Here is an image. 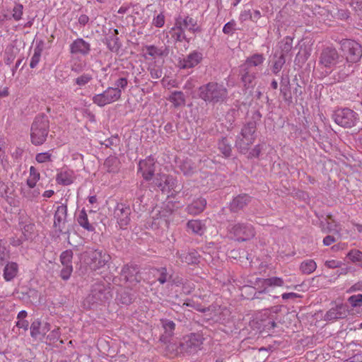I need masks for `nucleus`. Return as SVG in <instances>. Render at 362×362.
Returning <instances> with one entry per match:
<instances>
[{
	"label": "nucleus",
	"instance_id": "obj_1",
	"mask_svg": "<svg viewBox=\"0 0 362 362\" xmlns=\"http://www.w3.org/2000/svg\"><path fill=\"white\" fill-rule=\"evenodd\" d=\"M198 96L206 103L222 104L228 98V90L223 83L210 81L198 88Z\"/></svg>",
	"mask_w": 362,
	"mask_h": 362
},
{
	"label": "nucleus",
	"instance_id": "obj_2",
	"mask_svg": "<svg viewBox=\"0 0 362 362\" xmlns=\"http://www.w3.org/2000/svg\"><path fill=\"white\" fill-rule=\"evenodd\" d=\"M112 298L110 287L103 282H97L92 285L90 293L83 301V306L87 310L96 309L109 302Z\"/></svg>",
	"mask_w": 362,
	"mask_h": 362
},
{
	"label": "nucleus",
	"instance_id": "obj_3",
	"mask_svg": "<svg viewBox=\"0 0 362 362\" xmlns=\"http://www.w3.org/2000/svg\"><path fill=\"white\" fill-rule=\"evenodd\" d=\"M49 132V121L45 114L35 116L30 127V141L34 146H41L47 140Z\"/></svg>",
	"mask_w": 362,
	"mask_h": 362
},
{
	"label": "nucleus",
	"instance_id": "obj_4",
	"mask_svg": "<svg viewBox=\"0 0 362 362\" xmlns=\"http://www.w3.org/2000/svg\"><path fill=\"white\" fill-rule=\"evenodd\" d=\"M257 123L255 120L247 122L237 136L235 146L241 153H246L249 147L255 142Z\"/></svg>",
	"mask_w": 362,
	"mask_h": 362
},
{
	"label": "nucleus",
	"instance_id": "obj_5",
	"mask_svg": "<svg viewBox=\"0 0 362 362\" xmlns=\"http://www.w3.org/2000/svg\"><path fill=\"white\" fill-rule=\"evenodd\" d=\"M230 237L238 242H246L252 239L256 234L254 226L249 223L238 222L228 225Z\"/></svg>",
	"mask_w": 362,
	"mask_h": 362
},
{
	"label": "nucleus",
	"instance_id": "obj_6",
	"mask_svg": "<svg viewBox=\"0 0 362 362\" xmlns=\"http://www.w3.org/2000/svg\"><path fill=\"white\" fill-rule=\"evenodd\" d=\"M341 58H344L346 64H356L362 57V45L351 39H343L340 41Z\"/></svg>",
	"mask_w": 362,
	"mask_h": 362
},
{
	"label": "nucleus",
	"instance_id": "obj_7",
	"mask_svg": "<svg viewBox=\"0 0 362 362\" xmlns=\"http://www.w3.org/2000/svg\"><path fill=\"white\" fill-rule=\"evenodd\" d=\"M204 338L199 333H191L183 337L177 347L180 353L188 354L197 353L201 350Z\"/></svg>",
	"mask_w": 362,
	"mask_h": 362
},
{
	"label": "nucleus",
	"instance_id": "obj_8",
	"mask_svg": "<svg viewBox=\"0 0 362 362\" xmlns=\"http://www.w3.org/2000/svg\"><path fill=\"white\" fill-rule=\"evenodd\" d=\"M332 117L338 125L344 128H351L356 126L359 119L358 113L349 108L337 110Z\"/></svg>",
	"mask_w": 362,
	"mask_h": 362
},
{
	"label": "nucleus",
	"instance_id": "obj_9",
	"mask_svg": "<svg viewBox=\"0 0 362 362\" xmlns=\"http://www.w3.org/2000/svg\"><path fill=\"white\" fill-rule=\"evenodd\" d=\"M86 262L90 269L97 271L104 267L110 260V256L105 252L95 250L86 252Z\"/></svg>",
	"mask_w": 362,
	"mask_h": 362
},
{
	"label": "nucleus",
	"instance_id": "obj_10",
	"mask_svg": "<svg viewBox=\"0 0 362 362\" xmlns=\"http://www.w3.org/2000/svg\"><path fill=\"white\" fill-rule=\"evenodd\" d=\"M121 98V90L108 87L102 93L96 94L93 97V103L100 107L117 101Z\"/></svg>",
	"mask_w": 362,
	"mask_h": 362
},
{
	"label": "nucleus",
	"instance_id": "obj_11",
	"mask_svg": "<svg viewBox=\"0 0 362 362\" xmlns=\"http://www.w3.org/2000/svg\"><path fill=\"white\" fill-rule=\"evenodd\" d=\"M341 57L339 54L337 50L332 47H325L320 55V64L326 68H332L339 62H341Z\"/></svg>",
	"mask_w": 362,
	"mask_h": 362
},
{
	"label": "nucleus",
	"instance_id": "obj_12",
	"mask_svg": "<svg viewBox=\"0 0 362 362\" xmlns=\"http://www.w3.org/2000/svg\"><path fill=\"white\" fill-rule=\"evenodd\" d=\"M114 218L121 228H125L130 223L131 209L129 205L119 203L114 209Z\"/></svg>",
	"mask_w": 362,
	"mask_h": 362
},
{
	"label": "nucleus",
	"instance_id": "obj_13",
	"mask_svg": "<svg viewBox=\"0 0 362 362\" xmlns=\"http://www.w3.org/2000/svg\"><path fill=\"white\" fill-rule=\"evenodd\" d=\"M175 179L170 175L165 174L158 173L153 177L151 186L153 188L157 187L162 192L173 189L175 186Z\"/></svg>",
	"mask_w": 362,
	"mask_h": 362
},
{
	"label": "nucleus",
	"instance_id": "obj_14",
	"mask_svg": "<svg viewBox=\"0 0 362 362\" xmlns=\"http://www.w3.org/2000/svg\"><path fill=\"white\" fill-rule=\"evenodd\" d=\"M67 222V206L62 204L58 206L54 216V227L56 230L61 233H66V226Z\"/></svg>",
	"mask_w": 362,
	"mask_h": 362
},
{
	"label": "nucleus",
	"instance_id": "obj_15",
	"mask_svg": "<svg viewBox=\"0 0 362 362\" xmlns=\"http://www.w3.org/2000/svg\"><path fill=\"white\" fill-rule=\"evenodd\" d=\"M156 170V161L151 156L141 160L139 163V173H141L143 178L146 181H150L153 179Z\"/></svg>",
	"mask_w": 362,
	"mask_h": 362
},
{
	"label": "nucleus",
	"instance_id": "obj_16",
	"mask_svg": "<svg viewBox=\"0 0 362 362\" xmlns=\"http://www.w3.org/2000/svg\"><path fill=\"white\" fill-rule=\"evenodd\" d=\"M121 276L126 281L130 283H139L141 277L139 274V267L136 264H125L121 271Z\"/></svg>",
	"mask_w": 362,
	"mask_h": 362
},
{
	"label": "nucleus",
	"instance_id": "obj_17",
	"mask_svg": "<svg viewBox=\"0 0 362 362\" xmlns=\"http://www.w3.org/2000/svg\"><path fill=\"white\" fill-rule=\"evenodd\" d=\"M264 288L258 292H256L254 296L255 298H259V296L262 293H267L269 292L268 287H283L284 286V281L282 278L278 276H272L267 279H259Z\"/></svg>",
	"mask_w": 362,
	"mask_h": 362
},
{
	"label": "nucleus",
	"instance_id": "obj_18",
	"mask_svg": "<svg viewBox=\"0 0 362 362\" xmlns=\"http://www.w3.org/2000/svg\"><path fill=\"white\" fill-rule=\"evenodd\" d=\"M252 201V197L247 194H241L235 197L230 202L229 209L231 212L237 213L243 210Z\"/></svg>",
	"mask_w": 362,
	"mask_h": 362
},
{
	"label": "nucleus",
	"instance_id": "obj_19",
	"mask_svg": "<svg viewBox=\"0 0 362 362\" xmlns=\"http://www.w3.org/2000/svg\"><path fill=\"white\" fill-rule=\"evenodd\" d=\"M70 52L72 54L86 56L90 52V45L83 38L74 40L70 45Z\"/></svg>",
	"mask_w": 362,
	"mask_h": 362
},
{
	"label": "nucleus",
	"instance_id": "obj_20",
	"mask_svg": "<svg viewBox=\"0 0 362 362\" xmlns=\"http://www.w3.org/2000/svg\"><path fill=\"white\" fill-rule=\"evenodd\" d=\"M176 25H179L185 30H187L193 33L201 31V28L197 25V21L189 16L182 17L179 16L175 19Z\"/></svg>",
	"mask_w": 362,
	"mask_h": 362
},
{
	"label": "nucleus",
	"instance_id": "obj_21",
	"mask_svg": "<svg viewBox=\"0 0 362 362\" xmlns=\"http://www.w3.org/2000/svg\"><path fill=\"white\" fill-rule=\"evenodd\" d=\"M202 59L203 54L201 52L194 50L180 62V66L182 69L193 68L198 65Z\"/></svg>",
	"mask_w": 362,
	"mask_h": 362
},
{
	"label": "nucleus",
	"instance_id": "obj_22",
	"mask_svg": "<svg viewBox=\"0 0 362 362\" xmlns=\"http://www.w3.org/2000/svg\"><path fill=\"white\" fill-rule=\"evenodd\" d=\"M348 315V309L346 305L339 304L330 308L325 315V320H336L344 319Z\"/></svg>",
	"mask_w": 362,
	"mask_h": 362
},
{
	"label": "nucleus",
	"instance_id": "obj_23",
	"mask_svg": "<svg viewBox=\"0 0 362 362\" xmlns=\"http://www.w3.org/2000/svg\"><path fill=\"white\" fill-rule=\"evenodd\" d=\"M257 72L254 69H245L240 66V75L244 86L247 88H252L255 86Z\"/></svg>",
	"mask_w": 362,
	"mask_h": 362
},
{
	"label": "nucleus",
	"instance_id": "obj_24",
	"mask_svg": "<svg viewBox=\"0 0 362 362\" xmlns=\"http://www.w3.org/2000/svg\"><path fill=\"white\" fill-rule=\"evenodd\" d=\"M206 205V200L204 198L199 197L187 206L186 211L191 215H198L204 210Z\"/></svg>",
	"mask_w": 362,
	"mask_h": 362
},
{
	"label": "nucleus",
	"instance_id": "obj_25",
	"mask_svg": "<svg viewBox=\"0 0 362 362\" xmlns=\"http://www.w3.org/2000/svg\"><path fill=\"white\" fill-rule=\"evenodd\" d=\"M176 256L180 259L182 262L187 263L188 264H197L199 261V255L198 252L192 250L188 252H177Z\"/></svg>",
	"mask_w": 362,
	"mask_h": 362
},
{
	"label": "nucleus",
	"instance_id": "obj_26",
	"mask_svg": "<svg viewBox=\"0 0 362 362\" xmlns=\"http://www.w3.org/2000/svg\"><path fill=\"white\" fill-rule=\"evenodd\" d=\"M74 180V171L68 169H62L56 176L57 182L62 185H69L73 183Z\"/></svg>",
	"mask_w": 362,
	"mask_h": 362
},
{
	"label": "nucleus",
	"instance_id": "obj_27",
	"mask_svg": "<svg viewBox=\"0 0 362 362\" xmlns=\"http://www.w3.org/2000/svg\"><path fill=\"white\" fill-rule=\"evenodd\" d=\"M264 60L265 57L262 54L257 53L247 57L241 66L245 69H254V67L262 65Z\"/></svg>",
	"mask_w": 362,
	"mask_h": 362
},
{
	"label": "nucleus",
	"instance_id": "obj_28",
	"mask_svg": "<svg viewBox=\"0 0 362 362\" xmlns=\"http://www.w3.org/2000/svg\"><path fill=\"white\" fill-rule=\"evenodd\" d=\"M160 321L164 329V334L161 336L160 340L167 343L168 341V339L174 334L175 324L173 321L168 319L161 320Z\"/></svg>",
	"mask_w": 362,
	"mask_h": 362
},
{
	"label": "nucleus",
	"instance_id": "obj_29",
	"mask_svg": "<svg viewBox=\"0 0 362 362\" xmlns=\"http://www.w3.org/2000/svg\"><path fill=\"white\" fill-rule=\"evenodd\" d=\"M280 93L284 100L288 103H292V95L291 92L290 79L288 76L281 77L280 82Z\"/></svg>",
	"mask_w": 362,
	"mask_h": 362
},
{
	"label": "nucleus",
	"instance_id": "obj_30",
	"mask_svg": "<svg viewBox=\"0 0 362 362\" xmlns=\"http://www.w3.org/2000/svg\"><path fill=\"white\" fill-rule=\"evenodd\" d=\"M18 266L16 262H8L4 269V278L6 281L13 279L18 274Z\"/></svg>",
	"mask_w": 362,
	"mask_h": 362
},
{
	"label": "nucleus",
	"instance_id": "obj_31",
	"mask_svg": "<svg viewBox=\"0 0 362 362\" xmlns=\"http://www.w3.org/2000/svg\"><path fill=\"white\" fill-rule=\"evenodd\" d=\"M119 160L115 156H109L104 162V167L108 173H115L119 169Z\"/></svg>",
	"mask_w": 362,
	"mask_h": 362
},
{
	"label": "nucleus",
	"instance_id": "obj_32",
	"mask_svg": "<svg viewBox=\"0 0 362 362\" xmlns=\"http://www.w3.org/2000/svg\"><path fill=\"white\" fill-rule=\"evenodd\" d=\"M118 35V30L117 29L114 30V34L110 35L106 38V44L108 49L112 52H117L120 48V45L119 43V38L117 36Z\"/></svg>",
	"mask_w": 362,
	"mask_h": 362
},
{
	"label": "nucleus",
	"instance_id": "obj_33",
	"mask_svg": "<svg viewBox=\"0 0 362 362\" xmlns=\"http://www.w3.org/2000/svg\"><path fill=\"white\" fill-rule=\"evenodd\" d=\"M187 227L189 230L199 235H202L205 230L204 225L199 220L189 221Z\"/></svg>",
	"mask_w": 362,
	"mask_h": 362
},
{
	"label": "nucleus",
	"instance_id": "obj_34",
	"mask_svg": "<svg viewBox=\"0 0 362 362\" xmlns=\"http://www.w3.org/2000/svg\"><path fill=\"white\" fill-rule=\"evenodd\" d=\"M175 107L183 106L185 104V97L182 91H174L168 98Z\"/></svg>",
	"mask_w": 362,
	"mask_h": 362
},
{
	"label": "nucleus",
	"instance_id": "obj_35",
	"mask_svg": "<svg viewBox=\"0 0 362 362\" xmlns=\"http://www.w3.org/2000/svg\"><path fill=\"white\" fill-rule=\"evenodd\" d=\"M155 271L156 272L157 281L160 284H164L165 283L169 281L172 278V274H170L168 272L166 267H161L159 268H156Z\"/></svg>",
	"mask_w": 362,
	"mask_h": 362
},
{
	"label": "nucleus",
	"instance_id": "obj_36",
	"mask_svg": "<svg viewBox=\"0 0 362 362\" xmlns=\"http://www.w3.org/2000/svg\"><path fill=\"white\" fill-rule=\"evenodd\" d=\"M169 33L175 42H182L186 39L185 30L179 26V25H176V22L174 27L169 31Z\"/></svg>",
	"mask_w": 362,
	"mask_h": 362
},
{
	"label": "nucleus",
	"instance_id": "obj_37",
	"mask_svg": "<svg viewBox=\"0 0 362 362\" xmlns=\"http://www.w3.org/2000/svg\"><path fill=\"white\" fill-rule=\"evenodd\" d=\"M78 224L88 231H93L94 227L88 222V216L85 210L83 209L78 214L77 218Z\"/></svg>",
	"mask_w": 362,
	"mask_h": 362
},
{
	"label": "nucleus",
	"instance_id": "obj_38",
	"mask_svg": "<svg viewBox=\"0 0 362 362\" xmlns=\"http://www.w3.org/2000/svg\"><path fill=\"white\" fill-rule=\"evenodd\" d=\"M21 194L23 197L26 198L28 201H33L40 194V189L38 187L35 188H22Z\"/></svg>",
	"mask_w": 362,
	"mask_h": 362
},
{
	"label": "nucleus",
	"instance_id": "obj_39",
	"mask_svg": "<svg viewBox=\"0 0 362 362\" xmlns=\"http://www.w3.org/2000/svg\"><path fill=\"white\" fill-rule=\"evenodd\" d=\"M218 149L225 157H229L231 155L232 148L230 141L226 137H223L218 141Z\"/></svg>",
	"mask_w": 362,
	"mask_h": 362
},
{
	"label": "nucleus",
	"instance_id": "obj_40",
	"mask_svg": "<svg viewBox=\"0 0 362 362\" xmlns=\"http://www.w3.org/2000/svg\"><path fill=\"white\" fill-rule=\"evenodd\" d=\"M279 47L281 49L280 54H284V57H286V55L288 54L293 48V38L290 37H284L281 41Z\"/></svg>",
	"mask_w": 362,
	"mask_h": 362
},
{
	"label": "nucleus",
	"instance_id": "obj_41",
	"mask_svg": "<svg viewBox=\"0 0 362 362\" xmlns=\"http://www.w3.org/2000/svg\"><path fill=\"white\" fill-rule=\"evenodd\" d=\"M274 58L275 60L274 61L272 66V71L274 74L277 75L286 63V57H284V54H280L279 57L275 54Z\"/></svg>",
	"mask_w": 362,
	"mask_h": 362
},
{
	"label": "nucleus",
	"instance_id": "obj_42",
	"mask_svg": "<svg viewBox=\"0 0 362 362\" xmlns=\"http://www.w3.org/2000/svg\"><path fill=\"white\" fill-rule=\"evenodd\" d=\"M317 268L315 262L313 259L303 261L300 267V269L303 274H310L313 273Z\"/></svg>",
	"mask_w": 362,
	"mask_h": 362
},
{
	"label": "nucleus",
	"instance_id": "obj_43",
	"mask_svg": "<svg viewBox=\"0 0 362 362\" xmlns=\"http://www.w3.org/2000/svg\"><path fill=\"white\" fill-rule=\"evenodd\" d=\"M181 171L185 175L190 176L195 171V167L191 160H185L180 165Z\"/></svg>",
	"mask_w": 362,
	"mask_h": 362
},
{
	"label": "nucleus",
	"instance_id": "obj_44",
	"mask_svg": "<svg viewBox=\"0 0 362 362\" xmlns=\"http://www.w3.org/2000/svg\"><path fill=\"white\" fill-rule=\"evenodd\" d=\"M93 80V75L89 73H84L74 80V84L79 87L87 85Z\"/></svg>",
	"mask_w": 362,
	"mask_h": 362
},
{
	"label": "nucleus",
	"instance_id": "obj_45",
	"mask_svg": "<svg viewBox=\"0 0 362 362\" xmlns=\"http://www.w3.org/2000/svg\"><path fill=\"white\" fill-rule=\"evenodd\" d=\"M346 256L352 262L358 263L362 268V252L358 250H351Z\"/></svg>",
	"mask_w": 362,
	"mask_h": 362
},
{
	"label": "nucleus",
	"instance_id": "obj_46",
	"mask_svg": "<svg viewBox=\"0 0 362 362\" xmlns=\"http://www.w3.org/2000/svg\"><path fill=\"white\" fill-rule=\"evenodd\" d=\"M42 52V48L40 47L39 45H37L35 47L34 53L31 57L30 62V68L33 69L37 66V64L40 60Z\"/></svg>",
	"mask_w": 362,
	"mask_h": 362
},
{
	"label": "nucleus",
	"instance_id": "obj_47",
	"mask_svg": "<svg viewBox=\"0 0 362 362\" xmlns=\"http://www.w3.org/2000/svg\"><path fill=\"white\" fill-rule=\"evenodd\" d=\"M352 64H346L344 66L343 68L339 69L338 72V77L339 80H345L349 76H350L354 72Z\"/></svg>",
	"mask_w": 362,
	"mask_h": 362
},
{
	"label": "nucleus",
	"instance_id": "obj_48",
	"mask_svg": "<svg viewBox=\"0 0 362 362\" xmlns=\"http://www.w3.org/2000/svg\"><path fill=\"white\" fill-rule=\"evenodd\" d=\"M72 258L73 252L71 250L62 252L60 255V261L64 266H72Z\"/></svg>",
	"mask_w": 362,
	"mask_h": 362
},
{
	"label": "nucleus",
	"instance_id": "obj_49",
	"mask_svg": "<svg viewBox=\"0 0 362 362\" xmlns=\"http://www.w3.org/2000/svg\"><path fill=\"white\" fill-rule=\"evenodd\" d=\"M118 300L124 305H129L133 301L132 295L127 291H122L118 293Z\"/></svg>",
	"mask_w": 362,
	"mask_h": 362
},
{
	"label": "nucleus",
	"instance_id": "obj_50",
	"mask_svg": "<svg viewBox=\"0 0 362 362\" xmlns=\"http://www.w3.org/2000/svg\"><path fill=\"white\" fill-rule=\"evenodd\" d=\"M23 13V6L20 3L16 2L12 9V18L16 21H19L20 20L22 19Z\"/></svg>",
	"mask_w": 362,
	"mask_h": 362
},
{
	"label": "nucleus",
	"instance_id": "obj_51",
	"mask_svg": "<svg viewBox=\"0 0 362 362\" xmlns=\"http://www.w3.org/2000/svg\"><path fill=\"white\" fill-rule=\"evenodd\" d=\"M183 305L187 307L193 308L196 310L201 313H206V311L209 310V308H204L200 303L195 302L193 300L188 299L184 303Z\"/></svg>",
	"mask_w": 362,
	"mask_h": 362
},
{
	"label": "nucleus",
	"instance_id": "obj_52",
	"mask_svg": "<svg viewBox=\"0 0 362 362\" xmlns=\"http://www.w3.org/2000/svg\"><path fill=\"white\" fill-rule=\"evenodd\" d=\"M348 303L352 308H358L362 306V294L352 295L347 299Z\"/></svg>",
	"mask_w": 362,
	"mask_h": 362
},
{
	"label": "nucleus",
	"instance_id": "obj_53",
	"mask_svg": "<svg viewBox=\"0 0 362 362\" xmlns=\"http://www.w3.org/2000/svg\"><path fill=\"white\" fill-rule=\"evenodd\" d=\"M30 334L34 338L41 334V322L39 320H36L31 324Z\"/></svg>",
	"mask_w": 362,
	"mask_h": 362
},
{
	"label": "nucleus",
	"instance_id": "obj_54",
	"mask_svg": "<svg viewBox=\"0 0 362 362\" xmlns=\"http://www.w3.org/2000/svg\"><path fill=\"white\" fill-rule=\"evenodd\" d=\"M35 160L39 163L50 162L52 161V153L49 151L37 153Z\"/></svg>",
	"mask_w": 362,
	"mask_h": 362
},
{
	"label": "nucleus",
	"instance_id": "obj_55",
	"mask_svg": "<svg viewBox=\"0 0 362 362\" xmlns=\"http://www.w3.org/2000/svg\"><path fill=\"white\" fill-rule=\"evenodd\" d=\"M151 76L153 79L160 78L163 76L162 69L156 65L151 66L148 68Z\"/></svg>",
	"mask_w": 362,
	"mask_h": 362
},
{
	"label": "nucleus",
	"instance_id": "obj_56",
	"mask_svg": "<svg viewBox=\"0 0 362 362\" xmlns=\"http://www.w3.org/2000/svg\"><path fill=\"white\" fill-rule=\"evenodd\" d=\"M146 53L151 57H157V56H162L163 55V51L160 49H158L154 45H148L146 47Z\"/></svg>",
	"mask_w": 362,
	"mask_h": 362
},
{
	"label": "nucleus",
	"instance_id": "obj_57",
	"mask_svg": "<svg viewBox=\"0 0 362 362\" xmlns=\"http://www.w3.org/2000/svg\"><path fill=\"white\" fill-rule=\"evenodd\" d=\"M119 139L117 136H111L101 142L102 145H105L106 148H112V146H117L119 144Z\"/></svg>",
	"mask_w": 362,
	"mask_h": 362
},
{
	"label": "nucleus",
	"instance_id": "obj_58",
	"mask_svg": "<svg viewBox=\"0 0 362 362\" xmlns=\"http://www.w3.org/2000/svg\"><path fill=\"white\" fill-rule=\"evenodd\" d=\"M128 85V80L126 77H120L115 82L114 88H119L121 90H124Z\"/></svg>",
	"mask_w": 362,
	"mask_h": 362
},
{
	"label": "nucleus",
	"instance_id": "obj_59",
	"mask_svg": "<svg viewBox=\"0 0 362 362\" xmlns=\"http://www.w3.org/2000/svg\"><path fill=\"white\" fill-rule=\"evenodd\" d=\"M73 271L72 266H64V267L61 270L60 276L64 280H67L69 279Z\"/></svg>",
	"mask_w": 362,
	"mask_h": 362
},
{
	"label": "nucleus",
	"instance_id": "obj_60",
	"mask_svg": "<svg viewBox=\"0 0 362 362\" xmlns=\"http://www.w3.org/2000/svg\"><path fill=\"white\" fill-rule=\"evenodd\" d=\"M165 23V16L163 13L158 14L153 20V24L157 28H161Z\"/></svg>",
	"mask_w": 362,
	"mask_h": 362
},
{
	"label": "nucleus",
	"instance_id": "obj_61",
	"mask_svg": "<svg viewBox=\"0 0 362 362\" xmlns=\"http://www.w3.org/2000/svg\"><path fill=\"white\" fill-rule=\"evenodd\" d=\"M235 25V23L233 21L228 22L223 26V32L227 35L232 34L233 30H235V28H234Z\"/></svg>",
	"mask_w": 362,
	"mask_h": 362
},
{
	"label": "nucleus",
	"instance_id": "obj_62",
	"mask_svg": "<svg viewBox=\"0 0 362 362\" xmlns=\"http://www.w3.org/2000/svg\"><path fill=\"white\" fill-rule=\"evenodd\" d=\"M29 177L37 181H39L40 178V174L39 171L34 167L31 166L29 170Z\"/></svg>",
	"mask_w": 362,
	"mask_h": 362
},
{
	"label": "nucleus",
	"instance_id": "obj_63",
	"mask_svg": "<svg viewBox=\"0 0 362 362\" xmlns=\"http://www.w3.org/2000/svg\"><path fill=\"white\" fill-rule=\"evenodd\" d=\"M362 291V281H359L353 284L347 291L346 293H351Z\"/></svg>",
	"mask_w": 362,
	"mask_h": 362
},
{
	"label": "nucleus",
	"instance_id": "obj_64",
	"mask_svg": "<svg viewBox=\"0 0 362 362\" xmlns=\"http://www.w3.org/2000/svg\"><path fill=\"white\" fill-rule=\"evenodd\" d=\"M352 6L358 15H362V0H354L352 2Z\"/></svg>",
	"mask_w": 362,
	"mask_h": 362
}]
</instances>
